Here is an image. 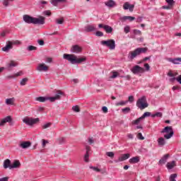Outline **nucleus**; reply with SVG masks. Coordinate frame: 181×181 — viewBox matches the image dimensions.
<instances>
[{"label":"nucleus","mask_w":181,"mask_h":181,"mask_svg":"<svg viewBox=\"0 0 181 181\" xmlns=\"http://www.w3.org/2000/svg\"><path fill=\"white\" fill-rule=\"evenodd\" d=\"M90 169H92L95 172H101V170L97 167L90 166Z\"/></svg>","instance_id":"09e8293b"},{"label":"nucleus","mask_w":181,"mask_h":181,"mask_svg":"<svg viewBox=\"0 0 181 181\" xmlns=\"http://www.w3.org/2000/svg\"><path fill=\"white\" fill-rule=\"evenodd\" d=\"M127 138L129 139H134V134H127Z\"/></svg>","instance_id":"e2e57ef3"},{"label":"nucleus","mask_w":181,"mask_h":181,"mask_svg":"<svg viewBox=\"0 0 181 181\" xmlns=\"http://www.w3.org/2000/svg\"><path fill=\"white\" fill-rule=\"evenodd\" d=\"M32 145V143L30 141H23L20 146L21 148H23V149H27V148H29Z\"/></svg>","instance_id":"dca6fc26"},{"label":"nucleus","mask_w":181,"mask_h":181,"mask_svg":"<svg viewBox=\"0 0 181 181\" xmlns=\"http://www.w3.org/2000/svg\"><path fill=\"white\" fill-rule=\"evenodd\" d=\"M140 158L139 156H135L129 160V163L134 164V163H138L139 162Z\"/></svg>","instance_id":"412c9836"},{"label":"nucleus","mask_w":181,"mask_h":181,"mask_svg":"<svg viewBox=\"0 0 181 181\" xmlns=\"http://www.w3.org/2000/svg\"><path fill=\"white\" fill-rule=\"evenodd\" d=\"M177 177V174H172L170 176V181H176V178Z\"/></svg>","instance_id":"c9c22d12"},{"label":"nucleus","mask_w":181,"mask_h":181,"mask_svg":"<svg viewBox=\"0 0 181 181\" xmlns=\"http://www.w3.org/2000/svg\"><path fill=\"white\" fill-rule=\"evenodd\" d=\"M51 4L54 5V6H57V4L60 2L66 3L67 0H51Z\"/></svg>","instance_id":"bb28decb"},{"label":"nucleus","mask_w":181,"mask_h":181,"mask_svg":"<svg viewBox=\"0 0 181 181\" xmlns=\"http://www.w3.org/2000/svg\"><path fill=\"white\" fill-rule=\"evenodd\" d=\"M128 104V100H121L120 102L116 103V107H124V105H127Z\"/></svg>","instance_id":"a878e982"},{"label":"nucleus","mask_w":181,"mask_h":181,"mask_svg":"<svg viewBox=\"0 0 181 181\" xmlns=\"http://www.w3.org/2000/svg\"><path fill=\"white\" fill-rule=\"evenodd\" d=\"M52 126V123H47L42 126V129H47V128H50Z\"/></svg>","instance_id":"79ce46f5"},{"label":"nucleus","mask_w":181,"mask_h":181,"mask_svg":"<svg viewBox=\"0 0 181 181\" xmlns=\"http://www.w3.org/2000/svg\"><path fill=\"white\" fill-rule=\"evenodd\" d=\"M100 44L102 45V46H106L110 50H114V49H115V40L112 39L107 40H102L100 42Z\"/></svg>","instance_id":"39448f33"},{"label":"nucleus","mask_w":181,"mask_h":181,"mask_svg":"<svg viewBox=\"0 0 181 181\" xmlns=\"http://www.w3.org/2000/svg\"><path fill=\"white\" fill-rule=\"evenodd\" d=\"M43 15H45L46 16H50L52 15V13L50 11H45L43 12Z\"/></svg>","instance_id":"6e6d98bb"},{"label":"nucleus","mask_w":181,"mask_h":181,"mask_svg":"<svg viewBox=\"0 0 181 181\" xmlns=\"http://www.w3.org/2000/svg\"><path fill=\"white\" fill-rule=\"evenodd\" d=\"M122 112H123V114H129V112H131V108L129 107H124L122 109Z\"/></svg>","instance_id":"f704fd0d"},{"label":"nucleus","mask_w":181,"mask_h":181,"mask_svg":"<svg viewBox=\"0 0 181 181\" xmlns=\"http://www.w3.org/2000/svg\"><path fill=\"white\" fill-rule=\"evenodd\" d=\"M95 35L99 37H101L102 36H104V33L101 31H97Z\"/></svg>","instance_id":"603ef678"},{"label":"nucleus","mask_w":181,"mask_h":181,"mask_svg":"<svg viewBox=\"0 0 181 181\" xmlns=\"http://www.w3.org/2000/svg\"><path fill=\"white\" fill-rule=\"evenodd\" d=\"M170 62H171V63H173V64H180V63H181V58H175L174 59H170Z\"/></svg>","instance_id":"c85d7f7f"},{"label":"nucleus","mask_w":181,"mask_h":181,"mask_svg":"<svg viewBox=\"0 0 181 181\" xmlns=\"http://www.w3.org/2000/svg\"><path fill=\"white\" fill-rule=\"evenodd\" d=\"M165 2L170 5V6H173L175 5V1L174 0H165Z\"/></svg>","instance_id":"a19ab883"},{"label":"nucleus","mask_w":181,"mask_h":181,"mask_svg":"<svg viewBox=\"0 0 181 181\" xmlns=\"http://www.w3.org/2000/svg\"><path fill=\"white\" fill-rule=\"evenodd\" d=\"M104 30L106 32V33H112L113 29L111 26L106 25L104 27Z\"/></svg>","instance_id":"cd10ccee"},{"label":"nucleus","mask_w":181,"mask_h":181,"mask_svg":"<svg viewBox=\"0 0 181 181\" xmlns=\"http://www.w3.org/2000/svg\"><path fill=\"white\" fill-rule=\"evenodd\" d=\"M23 74V72H22L21 71L15 74L13 76H7V78H15L16 77H19V76H22Z\"/></svg>","instance_id":"c756f323"},{"label":"nucleus","mask_w":181,"mask_h":181,"mask_svg":"<svg viewBox=\"0 0 181 181\" xmlns=\"http://www.w3.org/2000/svg\"><path fill=\"white\" fill-rule=\"evenodd\" d=\"M161 133L168 134L164 135V138L170 139L173 136V129H172V127H166L161 131Z\"/></svg>","instance_id":"423d86ee"},{"label":"nucleus","mask_w":181,"mask_h":181,"mask_svg":"<svg viewBox=\"0 0 181 181\" xmlns=\"http://www.w3.org/2000/svg\"><path fill=\"white\" fill-rule=\"evenodd\" d=\"M153 117H162V113L156 112L155 115H153Z\"/></svg>","instance_id":"338daca9"},{"label":"nucleus","mask_w":181,"mask_h":181,"mask_svg":"<svg viewBox=\"0 0 181 181\" xmlns=\"http://www.w3.org/2000/svg\"><path fill=\"white\" fill-rule=\"evenodd\" d=\"M134 33L135 35H138L139 36H141V35H142V32L139 30H134Z\"/></svg>","instance_id":"3c124183"},{"label":"nucleus","mask_w":181,"mask_h":181,"mask_svg":"<svg viewBox=\"0 0 181 181\" xmlns=\"http://www.w3.org/2000/svg\"><path fill=\"white\" fill-rule=\"evenodd\" d=\"M157 141L158 144V146H164V145H165L166 144V141H165V139H163V137L158 138Z\"/></svg>","instance_id":"5701e85b"},{"label":"nucleus","mask_w":181,"mask_h":181,"mask_svg":"<svg viewBox=\"0 0 181 181\" xmlns=\"http://www.w3.org/2000/svg\"><path fill=\"white\" fill-rule=\"evenodd\" d=\"M37 71H47L49 70V66L45 64H39L36 68Z\"/></svg>","instance_id":"9d476101"},{"label":"nucleus","mask_w":181,"mask_h":181,"mask_svg":"<svg viewBox=\"0 0 181 181\" xmlns=\"http://www.w3.org/2000/svg\"><path fill=\"white\" fill-rule=\"evenodd\" d=\"M9 178L8 177L0 178V181H8Z\"/></svg>","instance_id":"774afa93"},{"label":"nucleus","mask_w":181,"mask_h":181,"mask_svg":"<svg viewBox=\"0 0 181 181\" xmlns=\"http://www.w3.org/2000/svg\"><path fill=\"white\" fill-rule=\"evenodd\" d=\"M136 107L139 108L140 110H145V108H148V102L146 101V97L143 96L137 100Z\"/></svg>","instance_id":"20e7f679"},{"label":"nucleus","mask_w":181,"mask_h":181,"mask_svg":"<svg viewBox=\"0 0 181 181\" xmlns=\"http://www.w3.org/2000/svg\"><path fill=\"white\" fill-rule=\"evenodd\" d=\"M11 166H12V165H11V160L6 159L4 160V169H8V168H9L11 169Z\"/></svg>","instance_id":"4be33fe9"},{"label":"nucleus","mask_w":181,"mask_h":181,"mask_svg":"<svg viewBox=\"0 0 181 181\" xmlns=\"http://www.w3.org/2000/svg\"><path fill=\"white\" fill-rule=\"evenodd\" d=\"M142 119H144L142 118V117H140L138 119H136V120H133L132 122V124H133L134 125H138V124H139V122H141V121H142Z\"/></svg>","instance_id":"473e14b6"},{"label":"nucleus","mask_w":181,"mask_h":181,"mask_svg":"<svg viewBox=\"0 0 181 181\" xmlns=\"http://www.w3.org/2000/svg\"><path fill=\"white\" fill-rule=\"evenodd\" d=\"M16 66H18V64L15 61H11L8 64V67H16Z\"/></svg>","instance_id":"4c0bfd02"},{"label":"nucleus","mask_w":181,"mask_h":181,"mask_svg":"<svg viewBox=\"0 0 181 181\" xmlns=\"http://www.w3.org/2000/svg\"><path fill=\"white\" fill-rule=\"evenodd\" d=\"M21 166V162L19 160H16L10 167V169H15L16 168H19Z\"/></svg>","instance_id":"aec40b11"},{"label":"nucleus","mask_w":181,"mask_h":181,"mask_svg":"<svg viewBox=\"0 0 181 181\" xmlns=\"http://www.w3.org/2000/svg\"><path fill=\"white\" fill-rule=\"evenodd\" d=\"M173 6H170V5L164 6H163V9H171Z\"/></svg>","instance_id":"680f3d73"},{"label":"nucleus","mask_w":181,"mask_h":181,"mask_svg":"<svg viewBox=\"0 0 181 181\" xmlns=\"http://www.w3.org/2000/svg\"><path fill=\"white\" fill-rule=\"evenodd\" d=\"M13 47L12 46V44L11 43V41H8L6 46L2 48L3 52H9L11 49H12Z\"/></svg>","instance_id":"2eb2a0df"},{"label":"nucleus","mask_w":181,"mask_h":181,"mask_svg":"<svg viewBox=\"0 0 181 181\" xmlns=\"http://www.w3.org/2000/svg\"><path fill=\"white\" fill-rule=\"evenodd\" d=\"M64 59L70 62L71 64H79L80 63H83V62H86V60H87L86 57L78 58L77 56L70 54H64Z\"/></svg>","instance_id":"f257e3e1"},{"label":"nucleus","mask_w":181,"mask_h":181,"mask_svg":"<svg viewBox=\"0 0 181 181\" xmlns=\"http://www.w3.org/2000/svg\"><path fill=\"white\" fill-rule=\"evenodd\" d=\"M26 83H28V78H24L21 80L20 84L21 86H26Z\"/></svg>","instance_id":"e433bc0d"},{"label":"nucleus","mask_w":181,"mask_h":181,"mask_svg":"<svg viewBox=\"0 0 181 181\" xmlns=\"http://www.w3.org/2000/svg\"><path fill=\"white\" fill-rule=\"evenodd\" d=\"M95 26L93 25H88L85 27V32H94L95 31Z\"/></svg>","instance_id":"a211bd4d"},{"label":"nucleus","mask_w":181,"mask_h":181,"mask_svg":"<svg viewBox=\"0 0 181 181\" xmlns=\"http://www.w3.org/2000/svg\"><path fill=\"white\" fill-rule=\"evenodd\" d=\"M6 104L7 105H13L15 104V98L6 99Z\"/></svg>","instance_id":"393cba45"},{"label":"nucleus","mask_w":181,"mask_h":181,"mask_svg":"<svg viewBox=\"0 0 181 181\" xmlns=\"http://www.w3.org/2000/svg\"><path fill=\"white\" fill-rule=\"evenodd\" d=\"M23 122H24V124H26V125H35V124H37V122H39V118L33 119L32 117H26L23 119Z\"/></svg>","instance_id":"0eeeda50"},{"label":"nucleus","mask_w":181,"mask_h":181,"mask_svg":"<svg viewBox=\"0 0 181 181\" xmlns=\"http://www.w3.org/2000/svg\"><path fill=\"white\" fill-rule=\"evenodd\" d=\"M55 23H57V25H63L64 23V18H57L55 20Z\"/></svg>","instance_id":"7c9ffc66"},{"label":"nucleus","mask_w":181,"mask_h":181,"mask_svg":"<svg viewBox=\"0 0 181 181\" xmlns=\"http://www.w3.org/2000/svg\"><path fill=\"white\" fill-rule=\"evenodd\" d=\"M12 117L11 116H7L6 117L0 120V127H4L6 122H11Z\"/></svg>","instance_id":"f8f14e48"},{"label":"nucleus","mask_w":181,"mask_h":181,"mask_svg":"<svg viewBox=\"0 0 181 181\" xmlns=\"http://www.w3.org/2000/svg\"><path fill=\"white\" fill-rule=\"evenodd\" d=\"M105 5L108 6V8H113V6H115V1L113 0H108L107 1L105 2Z\"/></svg>","instance_id":"6ab92c4d"},{"label":"nucleus","mask_w":181,"mask_h":181,"mask_svg":"<svg viewBox=\"0 0 181 181\" xmlns=\"http://www.w3.org/2000/svg\"><path fill=\"white\" fill-rule=\"evenodd\" d=\"M124 33H129V30H131V28H129V26H126V27H124Z\"/></svg>","instance_id":"4d7b16f0"},{"label":"nucleus","mask_w":181,"mask_h":181,"mask_svg":"<svg viewBox=\"0 0 181 181\" xmlns=\"http://www.w3.org/2000/svg\"><path fill=\"white\" fill-rule=\"evenodd\" d=\"M131 70H132V72L133 73V74H139V73L145 72V69L144 68L139 66V65H136V66H133V68Z\"/></svg>","instance_id":"6e6552de"},{"label":"nucleus","mask_w":181,"mask_h":181,"mask_svg":"<svg viewBox=\"0 0 181 181\" xmlns=\"http://www.w3.org/2000/svg\"><path fill=\"white\" fill-rule=\"evenodd\" d=\"M46 144H49V141L42 139V148H45L46 146Z\"/></svg>","instance_id":"052dcab7"},{"label":"nucleus","mask_w":181,"mask_h":181,"mask_svg":"<svg viewBox=\"0 0 181 181\" xmlns=\"http://www.w3.org/2000/svg\"><path fill=\"white\" fill-rule=\"evenodd\" d=\"M131 155L129 153L122 154V156L119 157V162H124L127 159H129Z\"/></svg>","instance_id":"f3484780"},{"label":"nucleus","mask_w":181,"mask_h":181,"mask_svg":"<svg viewBox=\"0 0 181 181\" xmlns=\"http://www.w3.org/2000/svg\"><path fill=\"white\" fill-rule=\"evenodd\" d=\"M36 49H37L36 47L33 45H30L28 47L27 50H28L29 52H32L33 50H36Z\"/></svg>","instance_id":"58836bf2"},{"label":"nucleus","mask_w":181,"mask_h":181,"mask_svg":"<svg viewBox=\"0 0 181 181\" xmlns=\"http://www.w3.org/2000/svg\"><path fill=\"white\" fill-rule=\"evenodd\" d=\"M168 158H169V154H165L160 160L159 163L160 165H165L166 163V161L168 160Z\"/></svg>","instance_id":"b1692460"},{"label":"nucleus","mask_w":181,"mask_h":181,"mask_svg":"<svg viewBox=\"0 0 181 181\" xmlns=\"http://www.w3.org/2000/svg\"><path fill=\"white\" fill-rule=\"evenodd\" d=\"M15 0H4V6H8V5H9V1L12 2Z\"/></svg>","instance_id":"8fccbe9b"},{"label":"nucleus","mask_w":181,"mask_h":181,"mask_svg":"<svg viewBox=\"0 0 181 181\" xmlns=\"http://www.w3.org/2000/svg\"><path fill=\"white\" fill-rule=\"evenodd\" d=\"M11 43V46H13V45H21V41L19 40H14V41H10Z\"/></svg>","instance_id":"de8ad7c7"},{"label":"nucleus","mask_w":181,"mask_h":181,"mask_svg":"<svg viewBox=\"0 0 181 181\" xmlns=\"http://www.w3.org/2000/svg\"><path fill=\"white\" fill-rule=\"evenodd\" d=\"M134 96H129V103H134Z\"/></svg>","instance_id":"69168bd1"},{"label":"nucleus","mask_w":181,"mask_h":181,"mask_svg":"<svg viewBox=\"0 0 181 181\" xmlns=\"http://www.w3.org/2000/svg\"><path fill=\"white\" fill-rule=\"evenodd\" d=\"M122 21H130V22H132V21H135V17H132V16H124L123 18H122Z\"/></svg>","instance_id":"2f4dec72"},{"label":"nucleus","mask_w":181,"mask_h":181,"mask_svg":"<svg viewBox=\"0 0 181 181\" xmlns=\"http://www.w3.org/2000/svg\"><path fill=\"white\" fill-rule=\"evenodd\" d=\"M89 158H90V154L88 153H86L84 156L85 162H89Z\"/></svg>","instance_id":"c03bdc74"},{"label":"nucleus","mask_w":181,"mask_h":181,"mask_svg":"<svg viewBox=\"0 0 181 181\" xmlns=\"http://www.w3.org/2000/svg\"><path fill=\"white\" fill-rule=\"evenodd\" d=\"M144 67H145L146 71H149V69H151V66H149V64H145Z\"/></svg>","instance_id":"bf43d9fd"},{"label":"nucleus","mask_w":181,"mask_h":181,"mask_svg":"<svg viewBox=\"0 0 181 181\" xmlns=\"http://www.w3.org/2000/svg\"><path fill=\"white\" fill-rule=\"evenodd\" d=\"M134 8H135V5L129 4L128 2L124 3L123 5V8L124 10L129 9L130 12H134Z\"/></svg>","instance_id":"9b49d317"},{"label":"nucleus","mask_w":181,"mask_h":181,"mask_svg":"<svg viewBox=\"0 0 181 181\" xmlns=\"http://www.w3.org/2000/svg\"><path fill=\"white\" fill-rule=\"evenodd\" d=\"M117 77H118V72H112V75L110 76V78H117Z\"/></svg>","instance_id":"a18cd8bd"},{"label":"nucleus","mask_w":181,"mask_h":181,"mask_svg":"<svg viewBox=\"0 0 181 181\" xmlns=\"http://www.w3.org/2000/svg\"><path fill=\"white\" fill-rule=\"evenodd\" d=\"M146 117H151V112H146L144 113V115L141 116V118L145 119Z\"/></svg>","instance_id":"ea45409f"},{"label":"nucleus","mask_w":181,"mask_h":181,"mask_svg":"<svg viewBox=\"0 0 181 181\" xmlns=\"http://www.w3.org/2000/svg\"><path fill=\"white\" fill-rule=\"evenodd\" d=\"M61 95H63V92H62L61 90H58L57 94L54 97L47 98V97L40 96L36 98L35 100L36 101H39V103H45V101H47V100H49L51 103H54L56 100H60Z\"/></svg>","instance_id":"f03ea898"},{"label":"nucleus","mask_w":181,"mask_h":181,"mask_svg":"<svg viewBox=\"0 0 181 181\" xmlns=\"http://www.w3.org/2000/svg\"><path fill=\"white\" fill-rule=\"evenodd\" d=\"M88 144H90V145H93V144H94V139H93V137H89L88 139Z\"/></svg>","instance_id":"5fc2aeb1"},{"label":"nucleus","mask_w":181,"mask_h":181,"mask_svg":"<svg viewBox=\"0 0 181 181\" xmlns=\"http://www.w3.org/2000/svg\"><path fill=\"white\" fill-rule=\"evenodd\" d=\"M166 166L168 169H173V168H175V161L168 163Z\"/></svg>","instance_id":"72a5a7b5"},{"label":"nucleus","mask_w":181,"mask_h":181,"mask_svg":"<svg viewBox=\"0 0 181 181\" xmlns=\"http://www.w3.org/2000/svg\"><path fill=\"white\" fill-rule=\"evenodd\" d=\"M136 136H137L138 139H140V141H144V139H145V137H144V136H142V133H138Z\"/></svg>","instance_id":"37998d69"},{"label":"nucleus","mask_w":181,"mask_h":181,"mask_svg":"<svg viewBox=\"0 0 181 181\" xmlns=\"http://www.w3.org/2000/svg\"><path fill=\"white\" fill-rule=\"evenodd\" d=\"M72 110H74L75 112H80V107L78 105L74 106Z\"/></svg>","instance_id":"49530a36"},{"label":"nucleus","mask_w":181,"mask_h":181,"mask_svg":"<svg viewBox=\"0 0 181 181\" xmlns=\"http://www.w3.org/2000/svg\"><path fill=\"white\" fill-rule=\"evenodd\" d=\"M146 50H148L146 48H137L134 51L129 52L128 57L130 60H134V59H135L136 56H139L141 53H146Z\"/></svg>","instance_id":"7ed1b4c3"},{"label":"nucleus","mask_w":181,"mask_h":181,"mask_svg":"<svg viewBox=\"0 0 181 181\" xmlns=\"http://www.w3.org/2000/svg\"><path fill=\"white\" fill-rule=\"evenodd\" d=\"M71 51L72 53H80L81 52V47L78 45L72 46Z\"/></svg>","instance_id":"4468645a"},{"label":"nucleus","mask_w":181,"mask_h":181,"mask_svg":"<svg viewBox=\"0 0 181 181\" xmlns=\"http://www.w3.org/2000/svg\"><path fill=\"white\" fill-rule=\"evenodd\" d=\"M102 110L103 111V112H105V114H107V112H108V107L103 106L102 107Z\"/></svg>","instance_id":"13d9d810"},{"label":"nucleus","mask_w":181,"mask_h":181,"mask_svg":"<svg viewBox=\"0 0 181 181\" xmlns=\"http://www.w3.org/2000/svg\"><path fill=\"white\" fill-rule=\"evenodd\" d=\"M45 18L43 16H40L39 18H34L33 23L34 25H45Z\"/></svg>","instance_id":"1a4fd4ad"},{"label":"nucleus","mask_w":181,"mask_h":181,"mask_svg":"<svg viewBox=\"0 0 181 181\" xmlns=\"http://www.w3.org/2000/svg\"><path fill=\"white\" fill-rule=\"evenodd\" d=\"M106 155L109 156V158H114V152H112V151L107 152Z\"/></svg>","instance_id":"864d4df0"},{"label":"nucleus","mask_w":181,"mask_h":181,"mask_svg":"<svg viewBox=\"0 0 181 181\" xmlns=\"http://www.w3.org/2000/svg\"><path fill=\"white\" fill-rule=\"evenodd\" d=\"M33 19H34V18L30 16H28V15L23 16V21L26 23H33Z\"/></svg>","instance_id":"ddd939ff"},{"label":"nucleus","mask_w":181,"mask_h":181,"mask_svg":"<svg viewBox=\"0 0 181 181\" xmlns=\"http://www.w3.org/2000/svg\"><path fill=\"white\" fill-rule=\"evenodd\" d=\"M86 153H89L90 151H91V148L89 146H86Z\"/></svg>","instance_id":"0e129e2a"}]
</instances>
